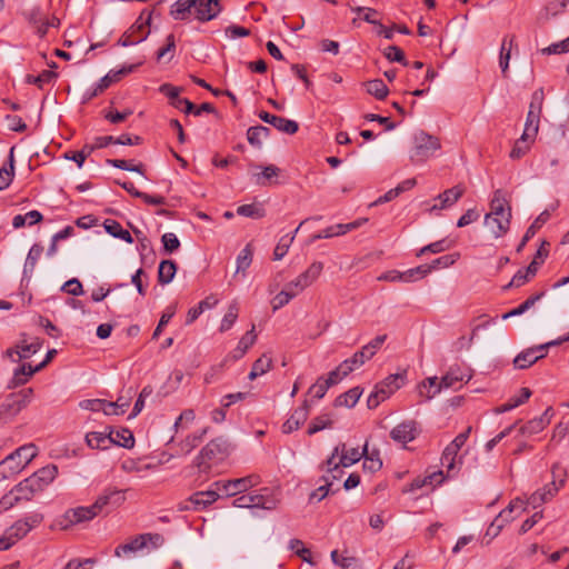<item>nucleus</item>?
Instances as JSON below:
<instances>
[{
  "label": "nucleus",
  "instance_id": "a211bd4d",
  "mask_svg": "<svg viewBox=\"0 0 569 569\" xmlns=\"http://www.w3.org/2000/svg\"><path fill=\"white\" fill-rule=\"evenodd\" d=\"M487 214L501 218L508 217L511 219V208L507 199V193L503 190L498 189L493 192L492 199L490 201V212Z\"/></svg>",
  "mask_w": 569,
  "mask_h": 569
},
{
  "label": "nucleus",
  "instance_id": "0eeeda50",
  "mask_svg": "<svg viewBox=\"0 0 569 569\" xmlns=\"http://www.w3.org/2000/svg\"><path fill=\"white\" fill-rule=\"evenodd\" d=\"M261 482L259 475L252 473L231 480H219L213 483L217 490L223 491L228 497L236 496L258 486Z\"/></svg>",
  "mask_w": 569,
  "mask_h": 569
},
{
  "label": "nucleus",
  "instance_id": "c03bdc74",
  "mask_svg": "<svg viewBox=\"0 0 569 569\" xmlns=\"http://www.w3.org/2000/svg\"><path fill=\"white\" fill-rule=\"evenodd\" d=\"M366 90L369 94L373 96L378 100H383L388 93L389 89L385 84V82L381 79H373L368 82H366Z\"/></svg>",
  "mask_w": 569,
  "mask_h": 569
},
{
  "label": "nucleus",
  "instance_id": "a878e982",
  "mask_svg": "<svg viewBox=\"0 0 569 569\" xmlns=\"http://www.w3.org/2000/svg\"><path fill=\"white\" fill-rule=\"evenodd\" d=\"M550 218V211L547 209L542 211L535 221L529 226L526 233L523 234L520 243L517 247V252H520L526 243L536 234L537 230L540 229Z\"/></svg>",
  "mask_w": 569,
  "mask_h": 569
},
{
  "label": "nucleus",
  "instance_id": "49530a36",
  "mask_svg": "<svg viewBox=\"0 0 569 569\" xmlns=\"http://www.w3.org/2000/svg\"><path fill=\"white\" fill-rule=\"evenodd\" d=\"M238 316H239V305L237 301H233L229 305L228 311L221 320L220 328H219L220 332H226V331L230 330L231 327L233 326V323L236 322V320L238 319Z\"/></svg>",
  "mask_w": 569,
  "mask_h": 569
},
{
  "label": "nucleus",
  "instance_id": "37998d69",
  "mask_svg": "<svg viewBox=\"0 0 569 569\" xmlns=\"http://www.w3.org/2000/svg\"><path fill=\"white\" fill-rule=\"evenodd\" d=\"M112 446L117 445L130 449L134 446V437L129 429L122 428L118 431H112Z\"/></svg>",
  "mask_w": 569,
  "mask_h": 569
},
{
  "label": "nucleus",
  "instance_id": "69168bd1",
  "mask_svg": "<svg viewBox=\"0 0 569 569\" xmlns=\"http://www.w3.org/2000/svg\"><path fill=\"white\" fill-rule=\"evenodd\" d=\"M331 425H332V421H331L330 417L328 415H321V416L316 417L311 421L307 432L309 436H311V435H315L328 427H331Z\"/></svg>",
  "mask_w": 569,
  "mask_h": 569
},
{
  "label": "nucleus",
  "instance_id": "cd10ccee",
  "mask_svg": "<svg viewBox=\"0 0 569 569\" xmlns=\"http://www.w3.org/2000/svg\"><path fill=\"white\" fill-rule=\"evenodd\" d=\"M208 428L201 429L199 432H194L192 435L187 436L178 445V455H188L190 453L199 443L202 441L203 437L207 435Z\"/></svg>",
  "mask_w": 569,
  "mask_h": 569
},
{
  "label": "nucleus",
  "instance_id": "393cba45",
  "mask_svg": "<svg viewBox=\"0 0 569 569\" xmlns=\"http://www.w3.org/2000/svg\"><path fill=\"white\" fill-rule=\"evenodd\" d=\"M87 445L92 449L106 450L112 446V430L109 433L92 431L86 436Z\"/></svg>",
  "mask_w": 569,
  "mask_h": 569
},
{
  "label": "nucleus",
  "instance_id": "4468645a",
  "mask_svg": "<svg viewBox=\"0 0 569 569\" xmlns=\"http://www.w3.org/2000/svg\"><path fill=\"white\" fill-rule=\"evenodd\" d=\"M258 116L263 122L271 124L277 130L286 134H295L299 129V124L295 120L274 116L264 110H261Z\"/></svg>",
  "mask_w": 569,
  "mask_h": 569
},
{
  "label": "nucleus",
  "instance_id": "e433bc0d",
  "mask_svg": "<svg viewBox=\"0 0 569 569\" xmlns=\"http://www.w3.org/2000/svg\"><path fill=\"white\" fill-rule=\"evenodd\" d=\"M270 136V129L263 126L250 127L247 131L248 142L254 148H261L262 139Z\"/></svg>",
  "mask_w": 569,
  "mask_h": 569
},
{
  "label": "nucleus",
  "instance_id": "6e6d98bb",
  "mask_svg": "<svg viewBox=\"0 0 569 569\" xmlns=\"http://www.w3.org/2000/svg\"><path fill=\"white\" fill-rule=\"evenodd\" d=\"M331 559L333 563L340 566L343 569H358L359 561L357 558L351 556L340 555L338 550L331 552Z\"/></svg>",
  "mask_w": 569,
  "mask_h": 569
},
{
  "label": "nucleus",
  "instance_id": "6ab92c4d",
  "mask_svg": "<svg viewBox=\"0 0 569 569\" xmlns=\"http://www.w3.org/2000/svg\"><path fill=\"white\" fill-rule=\"evenodd\" d=\"M309 415V405L306 400L299 408H297L292 415L286 420L282 425V431L284 433H291L295 430H298L300 426H302Z\"/></svg>",
  "mask_w": 569,
  "mask_h": 569
},
{
  "label": "nucleus",
  "instance_id": "052dcab7",
  "mask_svg": "<svg viewBox=\"0 0 569 569\" xmlns=\"http://www.w3.org/2000/svg\"><path fill=\"white\" fill-rule=\"evenodd\" d=\"M54 78H57V73L50 70H43L38 76L28 74L26 77V82L30 84H36L39 88H42L44 83L51 82Z\"/></svg>",
  "mask_w": 569,
  "mask_h": 569
},
{
  "label": "nucleus",
  "instance_id": "c85d7f7f",
  "mask_svg": "<svg viewBox=\"0 0 569 569\" xmlns=\"http://www.w3.org/2000/svg\"><path fill=\"white\" fill-rule=\"evenodd\" d=\"M218 498L219 493L216 490L198 491L191 496V502H193V510H203L209 505L216 502Z\"/></svg>",
  "mask_w": 569,
  "mask_h": 569
},
{
  "label": "nucleus",
  "instance_id": "20e7f679",
  "mask_svg": "<svg viewBox=\"0 0 569 569\" xmlns=\"http://www.w3.org/2000/svg\"><path fill=\"white\" fill-rule=\"evenodd\" d=\"M405 379V375L393 373L389 375L381 382L377 383L373 391L368 397V408H377L382 401L388 399L395 391L403 386Z\"/></svg>",
  "mask_w": 569,
  "mask_h": 569
},
{
  "label": "nucleus",
  "instance_id": "f704fd0d",
  "mask_svg": "<svg viewBox=\"0 0 569 569\" xmlns=\"http://www.w3.org/2000/svg\"><path fill=\"white\" fill-rule=\"evenodd\" d=\"M106 231L114 238L121 239L128 243L133 242V238L130 232L122 228V226L112 219H107L103 223Z\"/></svg>",
  "mask_w": 569,
  "mask_h": 569
},
{
  "label": "nucleus",
  "instance_id": "473e14b6",
  "mask_svg": "<svg viewBox=\"0 0 569 569\" xmlns=\"http://www.w3.org/2000/svg\"><path fill=\"white\" fill-rule=\"evenodd\" d=\"M144 541H143V538L141 535H138L136 537H133L129 542L127 543H123V545H119L116 549H114V556L117 557H123V556H128L130 553H134L139 550H142L144 549Z\"/></svg>",
  "mask_w": 569,
  "mask_h": 569
},
{
  "label": "nucleus",
  "instance_id": "338daca9",
  "mask_svg": "<svg viewBox=\"0 0 569 569\" xmlns=\"http://www.w3.org/2000/svg\"><path fill=\"white\" fill-rule=\"evenodd\" d=\"M290 550L299 556L303 561L312 563L311 551L305 547V543L299 539H291L289 543Z\"/></svg>",
  "mask_w": 569,
  "mask_h": 569
},
{
  "label": "nucleus",
  "instance_id": "2eb2a0df",
  "mask_svg": "<svg viewBox=\"0 0 569 569\" xmlns=\"http://www.w3.org/2000/svg\"><path fill=\"white\" fill-rule=\"evenodd\" d=\"M37 456V447L32 443L24 445L18 448L14 452L10 453L6 459H3L0 466H3L8 462H13L16 459H19V462L14 467L16 471L22 470L34 457Z\"/></svg>",
  "mask_w": 569,
  "mask_h": 569
},
{
  "label": "nucleus",
  "instance_id": "79ce46f5",
  "mask_svg": "<svg viewBox=\"0 0 569 569\" xmlns=\"http://www.w3.org/2000/svg\"><path fill=\"white\" fill-rule=\"evenodd\" d=\"M362 457L365 458L363 468L371 472H376L380 470L382 467V461L379 458V452L377 450L368 451L367 445L363 447Z\"/></svg>",
  "mask_w": 569,
  "mask_h": 569
},
{
  "label": "nucleus",
  "instance_id": "6e6552de",
  "mask_svg": "<svg viewBox=\"0 0 569 569\" xmlns=\"http://www.w3.org/2000/svg\"><path fill=\"white\" fill-rule=\"evenodd\" d=\"M471 376L463 372L461 368L459 367H451L448 372L441 378L439 381V385L433 391H427L426 400H431L435 398L442 389H458L457 385L459 387L462 386L463 382H468L470 380Z\"/></svg>",
  "mask_w": 569,
  "mask_h": 569
},
{
  "label": "nucleus",
  "instance_id": "b1692460",
  "mask_svg": "<svg viewBox=\"0 0 569 569\" xmlns=\"http://www.w3.org/2000/svg\"><path fill=\"white\" fill-rule=\"evenodd\" d=\"M199 0H177L170 10V14L174 20H186L190 17L192 9L196 10Z\"/></svg>",
  "mask_w": 569,
  "mask_h": 569
},
{
  "label": "nucleus",
  "instance_id": "a19ab883",
  "mask_svg": "<svg viewBox=\"0 0 569 569\" xmlns=\"http://www.w3.org/2000/svg\"><path fill=\"white\" fill-rule=\"evenodd\" d=\"M305 223V221H302L298 228L295 230L293 234L289 236V234H286L283 236L278 244L276 246L274 250H273V259L274 260H281L288 252L293 239H295V236L296 233L299 231L300 227Z\"/></svg>",
  "mask_w": 569,
  "mask_h": 569
},
{
  "label": "nucleus",
  "instance_id": "1a4fd4ad",
  "mask_svg": "<svg viewBox=\"0 0 569 569\" xmlns=\"http://www.w3.org/2000/svg\"><path fill=\"white\" fill-rule=\"evenodd\" d=\"M557 345H559V341H550L543 345L526 349L513 359V365L517 369H527L533 363H536L539 359L546 357L547 349L549 347Z\"/></svg>",
  "mask_w": 569,
  "mask_h": 569
},
{
  "label": "nucleus",
  "instance_id": "f8f14e48",
  "mask_svg": "<svg viewBox=\"0 0 569 569\" xmlns=\"http://www.w3.org/2000/svg\"><path fill=\"white\" fill-rule=\"evenodd\" d=\"M97 516L99 515L93 509L92 505L87 507L71 508L63 513L59 523L62 526V528L67 529L70 526L92 520Z\"/></svg>",
  "mask_w": 569,
  "mask_h": 569
},
{
  "label": "nucleus",
  "instance_id": "bb28decb",
  "mask_svg": "<svg viewBox=\"0 0 569 569\" xmlns=\"http://www.w3.org/2000/svg\"><path fill=\"white\" fill-rule=\"evenodd\" d=\"M142 23H144L142 21V17H138L134 23L118 40V44L122 47H129L144 41L148 38L149 32H144L139 37H133V31L139 29Z\"/></svg>",
  "mask_w": 569,
  "mask_h": 569
},
{
  "label": "nucleus",
  "instance_id": "dca6fc26",
  "mask_svg": "<svg viewBox=\"0 0 569 569\" xmlns=\"http://www.w3.org/2000/svg\"><path fill=\"white\" fill-rule=\"evenodd\" d=\"M465 193V188L460 184L455 186L450 189L445 190L437 198H435L436 202L431 210H442L453 206Z\"/></svg>",
  "mask_w": 569,
  "mask_h": 569
},
{
  "label": "nucleus",
  "instance_id": "09e8293b",
  "mask_svg": "<svg viewBox=\"0 0 569 569\" xmlns=\"http://www.w3.org/2000/svg\"><path fill=\"white\" fill-rule=\"evenodd\" d=\"M280 169L274 164H269L262 168L260 173H254L256 183L259 186H267L273 178H277Z\"/></svg>",
  "mask_w": 569,
  "mask_h": 569
},
{
  "label": "nucleus",
  "instance_id": "3c124183",
  "mask_svg": "<svg viewBox=\"0 0 569 569\" xmlns=\"http://www.w3.org/2000/svg\"><path fill=\"white\" fill-rule=\"evenodd\" d=\"M539 120L540 113L533 112L532 110L528 111L525 130L522 134L525 137L531 138V142L533 141V138L538 133Z\"/></svg>",
  "mask_w": 569,
  "mask_h": 569
},
{
  "label": "nucleus",
  "instance_id": "f03ea898",
  "mask_svg": "<svg viewBox=\"0 0 569 569\" xmlns=\"http://www.w3.org/2000/svg\"><path fill=\"white\" fill-rule=\"evenodd\" d=\"M441 148L440 140L425 131H419L413 137V148L410 152L411 162L423 163L435 156Z\"/></svg>",
  "mask_w": 569,
  "mask_h": 569
},
{
  "label": "nucleus",
  "instance_id": "f257e3e1",
  "mask_svg": "<svg viewBox=\"0 0 569 569\" xmlns=\"http://www.w3.org/2000/svg\"><path fill=\"white\" fill-rule=\"evenodd\" d=\"M231 442L223 436L210 440L196 457V466L201 472H208L213 466L224 461L232 452Z\"/></svg>",
  "mask_w": 569,
  "mask_h": 569
},
{
  "label": "nucleus",
  "instance_id": "774afa93",
  "mask_svg": "<svg viewBox=\"0 0 569 569\" xmlns=\"http://www.w3.org/2000/svg\"><path fill=\"white\" fill-rule=\"evenodd\" d=\"M340 453V463L342 467H350L362 458V451L358 448H351L350 450L345 449V451Z\"/></svg>",
  "mask_w": 569,
  "mask_h": 569
},
{
  "label": "nucleus",
  "instance_id": "e2e57ef3",
  "mask_svg": "<svg viewBox=\"0 0 569 569\" xmlns=\"http://www.w3.org/2000/svg\"><path fill=\"white\" fill-rule=\"evenodd\" d=\"M452 247V242L448 241L446 239H441L439 241L432 242L430 244L425 246L420 249V251L417 253L418 257L431 252V253H440L442 251H446Z\"/></svg>",
  "mask_w": 569,
  "mask_h": 569
},
{
  "label": "nucleus",
  "instance_id": "c9c22d12",
  "mask_svg": "<svg viewBox=\"0 0 569 569\" xmlns=\"http://www.w3.org/2000/svg\"><path fill=\"white\" fill-rule=\"evenodd\" d=\"M177 264L172 260H162L158 268V281L160 284H168L174 278Z\"/></svg>",
  "mask_w": 569,
  "mask_h": 569
},
{
  "label": "nucleus",
  "instance_id": "13d9d810",
  "mask_svg": "<svg viewBox=\"0 0 569 569\" xmlns=\"http://www.w3.org/2000/svg\"><path fill=\"white\" fill-rule=\"evenodd\" d=\"M529 140L531 141V138L521 134L510 151V158L515 160L522 158L530 149Z\"/></svg>",
  "mask_w": 569,
  "mask_h": 569
},
{
  "label": "nucleus",
  "instance_id": "ea45409f",
  "mask_svg": "<svg viewBox=\"0 0 569 569\" xmlns=\"http://www.w3.org/2000/svg\"><path fill=\"white\" fill-rule=\"evenodd\" d=\"M545 296V292H539L537 295H533L529 297L527 300H525L521 305H519L517 308L506 312L502 315V319H509L511 317L520 316L525 313L527 310H529L531 307L535 306L537 301H539Z\"/></svg>",
  "mask_w": 569,
  "mask_h": 569
},
{
  "label": "nucleus",
  "instance_id": "de8ad7c7",
  "mask_svg": "<svg viewBox=\"0 0 569 569\" xmlns=\"http://www.w3.org/2000/svg\"><path fill=\"white\" fill-rule=\"evenodd\" d=\"M445 477H443V472L442 471H436L427 477H425L423 479H415L412 482H411V490H417V489H420L427 485H430L431 488H435V486L437 485H440L442 481H443Z\"/></svg>",
  "mask_w": 569,
  "mask_h": 569
},
{
  "label": "nucleus",
  "instance_id": "2f4dec72",
  "mask_svg": "<svg viewBox=\"0 0 569 569\" xmlns=\"http://www.w3.org/2000/svg\"><path fill=\"white\" fill-rule=\"evenodd\" d=\"M58 475V468L54 465H48L36 471L31 478H34L36 482L41 486L43 490L49 483H51Z\"/></svg>",
  "mask_w": 569,
  "mask_h": 569
},
{
  "label": "nucleus",
  "instance_id": "5fc2aeb1",
  "mask_svg": "<svg viewBox=\"0 0 569 569\" xmlns=\"http://www.w3.org/2000/svg\"><path fill=\"white\" fill-rule=\"evenodd\" d=\"M458 451L459 449L457 447H453L452 443H449L443 450L441 462L442 466L447 468L448 477L451 476V472L455 469V462Z\"/></svg>",
  "mask_w": 569,
  "mask_h": 569
},
{
  "label": "nucleus",
  "instance_id": "9b49d317",
  "mask_svg": "<svg viewBox=\"0 0 569 569\" xmlns=\"http://www.w3.org/2000/svg\"><path fill=\"white\" fill-rule=\"evenodd\" d=\"M553 477H556V469L552 470ZM565 480L560 478L558 481L553 478L552 481L545 485L541 489L535 491L528 499V503L532 506V508H538L542 503L551 500L559 489L563 486Z\"/></svg>",
  "mask_w": 569,
  "mask_h": 569
},
{
  "label": "nucleus",
  "instance_id": "7ed1b4c3",
  "mask_svg": "<svg viewBox=\"0 0 569 569\" xmlns=\"http://www.w3.org/2000/svg\"><path fill=\"white\" fill-rule=\"evenodd\" d=\"M279 503V497L270 488H261L258 491L242 495L234 499L233 506L238 508H261L273 510Z\"/></svg>",
  "mask_w": 569,
  "mask_h": 569
},
{
  "label": "nucleus",
  "instance_id": "8fccbe9b",
  "mask_svg": "<svg viewBox=\"0 0 569 569\" xmlns=\"http://www.w3.org/2000/svg\"><path fill=\"white\" fill-rule=\"evenodd\" d=\"M253 249L251 243H248L237 257L236 273L244 272L252 262Z\"/></svg>",
  "mask_w": 569,
  "mask_h": 569
},
{
  "label": "nucleus",
  "instance_id": "9d476101",
  "mask_svg": "<svg viewBox=\"0 0 569 569\" xmlns=\"http://www.w3.org/2000/svg\"><path fill=\"white\" fill-rule=\"evenodd\" d=\"M322 262L316 261L311 263L306 271L299 274L295 280L287 283L288 288L293 290L296 295L300 293L319 278V276L322 272Z\"/></svg>",
  "mask_w": 569,
  "mask_h": 569
},
{
  "label": "nucleus",
  "instance_id": "c756f323",
  "mask_svg": "<svg viewBox=\"0 0 569 569\" xmlns=\"http://www.w3.org/2000/svg\"><path fill=\"white\" fill-rule=\"evenodd\" d=\"M43 252V247L39 243H34L26 258L23 266V277L30 279L33 274L38 260L40 259Z\"/></svg>",
  "mask_w": 569,
  "mask_h": 569
},
{
  "label": "nucleus",
  "instance_id": "412c9836",
  "mask_svg": "<svg viewBox=\"0 0 569 569\" xmlns=\"http://www.w3.org/2000/svg\"><path fill=\"white\" fill-rule=\"evenodd\" d=\"M41 491V486L31 477L26 478L13 487V493L18 496L20 501H30L36 493Z\"/></svg>",
  "mask_w": 569,
  "mask_h": 569
},
{
  "label": "nucleus",
  "instance_id": "f3484780",
  "mask_svg": "<svg viewBox=\"0 0 569 569\" xmlns=\"http://www.w3.org/2000/svg\"><path fill=\"white\" fill-rule=\"evenodd\" d=\"M219 0H199L196 7V18L201 22L213 20L221 12Z\"/></svg>",
  "mask_w": 569,
  "mask_h": 569
},
{
  "label": "nucleus",
  "instance_id": "4d7b16f0",
  "mask_svg": "<svg viewBox=\"0 0 569 569\" xmlns=\"http://www.w3.org/2000/svg\"><path fill=\"white\" fill-rule=\"evenodd\" d=\"M428 273H430V268L427 267V264L408 269L402 272V282H413L418 279L425 278Z\"/></svg>",
  "mask_w": 569,
  "mask_h": 569
},
{
  "label": "nucleus",
  "instance_id": "aec40b11",
  "mask_svg": "<svg viewBox=\"0 0 569 569\" xmlns=\"http://www.w3.org/2000/svg\"><path fill=\"white\" fill-rule=\"evenodd\" d=\"M42 347V343L39 339H36L31 343H27L26 341L22 342V345L18 346L17 349L9 348L6 351V355L12 360V361H19L21 359H28L34 353H37Z\"/></svg>",
  "mask_w": 569,
  "mask_h": 569
},
{
  "label": "nucleus",
  "instance_id": "603ef678",
  "mask_svg": "<svg viewBox=\"0 0 569 569\" xmlns=\"http://www.w3.org/2000/svg\"><path fill=\"white\" fill-rule=\"evenodd\" d=\"M367 360V353H365V351L359 350L355 352L351 358L341 362V368H345L343 373L349 375L356 368L361 367Z\"/></svg>",
  "mask_w": 569,
  "mask_h": 569
},
{
  "label": "nucleus",
  "instance_id": "58836bf2",
  "mask_svg": "<svg viewBox=\"0 0 569 569\" xmlns=\"http://www.w3.org/2000/svg\"><path fill=\"white\" fill-rule=\"evenodd\" d=\"M257 335L254 333V325L247 331L238 342L237 348L233 351L234 358H241L248 349L256 342Z\"/></svg>",
  "mask_w": 569,
  "mask_h": 569
},
{
  "label": "nucleus",
  "instance_id": "680f3d73",
  "mask_svg": "<svg viewBox=\"0 0 569 569\" xmlns=\"http://www.w3.org/2000/svg\"><path fill=\"white\" fill-rule=\"evenodd\" d=\"M296 292L289 289L286 284L284 289L281 290L273 299H272V309L276 311L290 302L291 299L296 297Z\"/></svg>",
  "mask_w": 569,
  "mask_h": 569
},
{
  "label": "nucleus",
  "instance_id": "4be33fe9",
  "mask_svg": "<svg viewBox=\"0 0 569 569\" xmlns=\"http://www.w3.org/2000/svg\"><path fill=\"white\" fill-rule=\"evenodd\" d=\"M485 226L492 233L493 238L498 239L505 236L510 227V219L508 217H493L492 214L485 216Z\"/></svg>",
  "mask_w": 569,
  "mask_h": 569
},
{
  "label": "nucleus",
  "instance_id": "4c0bfd02",
  "mask_svg": "<svg viewBox=\"0 0 569 569\" xmlns=\"http://www.w3.org/2000/svg\"><path fill=\"white\" fill-rule=\"evenodd\" d=\"M515 37L506 36L501 42L500 57H499V66L503 76H506L507 70L509 68L510 53L513 46Z\"/></svg>",
  "mask_w": 569,
  "mask_h": 569
},
{
  "label": "nucleus",
  "instance_id": "39448f33",
  "mask_svg": "<svg viewBox=\"0 0 569 569\" xmlns=\"http://www.w3.org/2000/svg\"><path fill=\"white\" fill-rule=\"evenodd\" d=\"M32 396V388H26L19 392H13L7 396L0 405V422L8 421L16 417L30 403Z\"/></svg>",
  "mask_w": 569,
  "mask_h": 569
},
{
  "label": "nucleus",
  "instance_id": "5701e85b",
  "mask_svg": "<svg viewBox=\"0 0 569 569\" xmlns=\"http://www.w3.org/2000/svg\"><path fill=\"white\" fill-rule=\"evenodd\" d=\"M539 269V262L531 261L526 270H518L512 277L511 281L503 287V290H508L512 287L519 288L528 282L532 277L536 276Z\"/></svg>",
  "mask_w": 569,
  "mask_h": 569
},
{
  "label": "nucleus",
  "instance_id": "a18cd8bd",
  "mask_svg": "<svg viewBox=\"0 0 569 569\" xmlns=\"http://www.w3.org/2000/svg\"><path fill=\"white\" fill-rule=\"evenodd\" d=\"M14 147L10 149L9 154V168L6 166L0 169V190L6 189L11 183L14 176V159H13Z\"/></svg>",
  "mask_w": 569,
  "mask_h": 569
},
{
  "label": "nucleus",
  "instance_id": "bf43d9fd",
  "mask_svg": "<svg viewBox=\"0 0 569 569\" xmlns=\"http://www.w3.org/2000/svg\"><path fill=\"white\" fill-rule=\"evenodd\" d=\"M346 449V445L345 443H340L338 445L337 447H335L331 456L326 460V466H327V472H339V473H342V471L340 470V460L337 461V457L338 456H341L340 452H343Z\"/></svg>",
  "mask_w": 569,
  "mask_h": 569
},
{
  "label": "nucleus",
  "instance_id": "0e129e2a",
  "mask_svg": "<svg viewBox=\"0 0 569 569\" xmlns=\"http://www.w3.org/2000/svg\"><path fill=\"white\" fill-rule=\"evenodd\" d=\"M546 428V420L545 419H538L535 418L532 420H529L526 425H523L519 431L521 435H536L541 432Z\"/></svg>",
  "mask_w": 569,
  "mask_h": 569
},
{
  "label": "nucleus",
  "instance_id": "423d86ee",
  "mask_svg": "<svg viewBox=\"0 0 569 569\" xmlns=\"http://www.w3.org/2000/svg\"><path fill=\"white\" fill-rule=\"evenodd\" d=\"M126 501L124 490L116 487L106 488L92 503L93 509L98 515H108L112 510L119 508Z\"/></svg>",
  "mask_w": 569,
  "mask_h": 569
},
{
  "label": "nucleus",
  "instance_id": "72a5a7b5",
  "mask_svg": "<svg viewBox=\"0 0 569 569\" xmlns=\"http://www.w3.org/2000/svg\"><path fill=\"white\" fill-rule=\"evenodd\" d=\"M362 395V389L359 387H355L338 396L335 400L336 407H347L352 408L356 406L358 400Z\"/></svg>",
  "mask_w": 569,
  "mask_h": 569
},
{
  "label": "nucleus",
  "instance_id": "ddd939ff",
  "mask_svg": "<svg viewBox=\"0 0 569 569\" xmlns=\"http://www.w3.org/2000/svg\"><path fill=\"white\" fill-rule=\"evenodd\" d=\"M419 430L417 422L413 420L403 421L390 431V438L398 443L407 445L417 438Z\"/></svg>",
  "mask_w": 569,
  "mask_h": 569
},
{
  "label": "nucleus",
  "instance_id": "7c9ffc66",
  "mask_svg": "<svg viewBox=\"0 0 569 569\" xmlns=\"http://www.w3.org/2000/svg\"><path fill=\"white\" fill-rule=\"evenodd\" d=\"M132 397V389L128 390V396H120L117 401L109 402L106 400L104 415H123L129 408Z\"/></svg>",
  "mask_w": 569,
  "mask_h": 569
},
{
  "label": "nucleus",
  "instance_id": "864d4df0",
  "mask_svg": "<svg viewBox=\"0 0 569 569\" xmlns=\"http://www.w3.org/2000/svg\"><path fill=\"white\" fill-rule=\"evenodd\" d=\"M237 213L242 217L261 219L266 216V210L256 203L241 204L237 208Z\"/></svg>",
  "mask_w": 569,
  "mask_h": 569
}]
</instances>
